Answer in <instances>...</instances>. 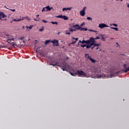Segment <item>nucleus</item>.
Wrapping results in <instances>:
<instances>
[{
    "instance_id": "f257e3e1",
    "label": "nucleus",
    "mask_w": 129,
    "mask_h": 129,
    "mask_svg": "<svg viewBox=\"0 0 129 129\" xmlns=\"http://www.w3.org/2000/svg\"><path fill=\"white\" fill-rule=\"evenodd\" d=\"M93 37H90L89 40H83L82 41V44L83 45V44H86L87 45H89L90 44L91 42H93Z\"/></svg>"
},
{
    "instance_id": "f03ea898",
    "label": "nucleus",
    "mask_w": 129,
    "mask_h": 129,
    "mask_svg": "<svg viewBox=\"0 0 129 129\" xmlns=\"http://www.w3.org/2000/svg\"><path fill=\"white\" fill-rule=\"evenodd\" d=\"M77 75H79L80 76H84V77H86V74L84 73L83 71L77 70L76 72Z\"/></svg>"
},
{
    "instance_id": "7ed1b4c3",
    "label": "nucleus",
    "mask_w": 129,
    "mask_h": 129,
    "mask_svg": "<svg viewBox=\"0 0 129 129\" xmlns=\"http://www.w3.org/2000/svg\"><path fill=\"white\" fill-rule=\"evenodd\" d=\"M93 46V43H89V44H86V43L85 44H82L81 45V47H82V48H84L85 47H86V49H89L90 48H91V47Z\"/></svg>"
},
{
    "instance_id": "20e7f679",
    "label": "nucleus",
    "mask_w": 129,
    "mask_h": 129,
    "mask_svg": "<svg viewBox=\"0 0 129 129\" xmlns=\"http://www.w3.org/2000/svg\"><path fill=\"white\" fill-rule=\"evenodd\" d=\"M7 18V15H6L4 13L0 12V20L1 21H7V19H3Z\"/></svg>"
},
{
    "instance_id": "39448f33",
    "label": "nucleus",
    "mask_w": 129,
    "mask_h": 129,
    "mask_svg": "<svg viewBox=\"0 0 129 129\" xmlns=\"http://www.w3.org/2000/svg\"><path fill=\"white\" fill-rule=\"evenodd\" d=\"M99 28H100V29H103V28H108V26L104 23H101L99 25Z\"/></svg>"
},
{
    "instance_id": "423d86ee",
    "label": "nucleus",
    "mask_w": 129,
    "mask_h": 129,
    "mask_svg": "<svg viewBox=\"0 0 129 129\" xmlns=\"http://www.w3.org/2000/svg\"><path fill=\"white\" fill-rule=\"evenodd\" d=\"M86 10V7H84L83 10L80 11V14L82 16V17L85 16V11Z\"/></svg>"
},
{
    "instance_id": "0eeeda50",
    "label": "nucleus",
    "mask_w": 129,
    "mask_h": 129,
    "mask_svg": "<svg viewBox=\"0 0 129 129\" xmlns=\"http://www.w3.org/2000/svg\"><path fill=\"white\" fill-rule=\"evenodd\" d=\"M90 44H93V46H94V47H98V46H99V44H96L95 43V40H94V38L93 37V42H91L90 43Z\"/></svg>"
},
{
    "instance_id": "6e6552de",
    "label": "nucleus",
    "mask_w": 129,
    "mask_h": 129,
    "mask_svg": "<svg viewBox=\"0 0 129 129\" xmlns=\"http://www.w3.org/2000/svg\"><path fill=\"white\" fill-rule=\"evenodd\" d=\"M59 41L56 40V39H54L53 40V41H51V43H52L53 44H55V46L56 47H58V46H59V43H58Z\"/></svg>"
},
{
    "instance_id": "1a4fd4ad",
    "label": "nucleus",
    "mask_w": 129,
    "mask_h": 129,
    "mask_svg": "<svg viewBox=\"0 0 129 129\" xmlns=\"http://www.w3.org/2000/svg\"><path fill=\"white\" fill-rule=\"evenodd\" d=\"M49 65L51 66H59V65H58V62H54V61H51L50 63H49Z\"/></svg>"
},
{
    "instance_id": "9d476101",
    "label": "nucleus",
    "mask_w": 129,
    "mask_h": 129,
    "mask_svg": "<svg viewBox=\"0 0 129 129\" xmlns=\"http://www.w3.org/2000/svg\"><path fill=\"white\" fill-rule=\"evenodd\" d=\"M68 67H69V66L65 64L63 67H61V69L63 71H67V68H68Z\"/></svg>"
},
{
    "instance_id": "9b49d317",
    "label": "nucleus",
    "mask_w": 129,
    "mask_h": 129,
    "mask_svg": "<svg viewBox=\"0 0 129 129\" xmlns=\"http://www.w3.org/2000/svg\"><path fill=\"white\" fill-rule=\"evenodd\" d=\"M72 9V7H70V8H63L62 9V12H65V11H71V10Z\"/></svg>"
},
{
    "instance_id": "f8f14e48",
    "label": "nucleus",
    "mask_w": 129,
    "mask_h": 129,
    "mask_svg": "<svg viewBox=\"0 0 129 129\" xmlns=\"http://www.w3.org/2000/svg\"><path fill=\"white\" fill-rule=\"evenodd\" d=\"M15 39L14 38H9L7 40V43L8 44H11L12 43V41H14Z\"/></svg>"
},
{
    "instance_id": "ddd939ff",
    "label": "nucleus",
    "mask_w": 129,
    "mask_h": 129,
    "mask_svg": "<svg viewBox=\"0 0 129 129\" xmlns=\"http://www.w3.org/2000/svg\"><path fill=\"white\" fill-rule=\"evenodd\" d=\"M45 9H46V12H48V11H51V10H52H52H54L53 9V7H50V6H47V7H45Z\"/></svg>"
},
{
    "instance_id": "4468645a",
    "label": "nucleus",
    "mask_w": 129,
    "mask_h": 129,
    "mask_svg": "<svg viewBox=\"0 0 129 129\" xmlns=\"http://www.w3.org/2000/svg\"><path fill=\"white\" fill-rule=\"evenodd\" d=\"M27 31H30V30H32L33 28V26L31 25L30 26H26Z\"/></svg>"
},
{
    "instance_id": "2eb2a0df",
    "label": "nucleus",
    "mask_w": 129,
    "mask_h": 129,
    "mask_svg": "<svg viewBox=\"0 0 129 129\" xmlns=\"http://www.w3.org/2000/svg\"><path fill=\"white\" fill-rule=\"evenodd\" d=\"M89 60L91 61V63H95V62H97L96 60H94V59L92 58L91 57L89 58Z\"/></svg>"
},
{
    "instance_id": "dca6fc26",
    "label": "nucleus",
    "mask_w": 129,
    "mask_h": 129,
    "mask_svg": "<svg viewBox=\"0 0 129 129\" xmlns=\"http://www.w3.org/2000/svg\"><path fill=\"white\" fill-rule=\"evenodd\" d=\"M79 27H80V26H79V25L77 24L76 25H74L73 26V28H74V29H77V28H79Z\"/></svg>"
},
{
    "instance_id": "f3484780",
    "label": "nucleus",
    "mask_w": 129,
    "mask_h": 129,
    "mask_svg": "<svg viewBox=\"0 0 129 129\" xmlns=\"http://www.w3.org/2000/svg\"><path fill=\"white\" fill-rule=\"evenodd\" d=\"M85 57L89 59V60L90 58H91V57L89 56V54H85Z\"/></svg>"
},
{
    "instance_id": "a211bd4d",
    "label": "nucleus",
    "mask_w": 129,
    "mask_h": 129,
    "mask_svg": "<svg viewBox=\"0 0 129 129\" xmlns=\"http://www.w3.org/2000/svg\"><path fill=\"white\" fill-rule=\"evenodd\" d=\"M105 75L97 76V78H101V77H105Z\"/></svg>"
},
{
    "instance_id": "6ab92c4d",
    "label": "nucleus",
    "mask_w": 129,
    "mask_h": 129,
    "mask_svg": "<svg viewBox=\"0 0 129 129\" xmlns=\"http://www.w3.org/2000/svg\"><path fill=\"white\" fill-rule=\"evenodd\" d=\"M70 73L71 75H72V76H76V75H77V74H76V72L75 73L70 72Z\"/></svg>"
},
{
    "instance_id": "aec40b11",
    "label": "nucleus",
    "mask_w": 129,
    "mask_h": 129,
    "mask_svg": "<svg viewBox=\"0 0 129 129\" xmlns=\"http://www.w3.org/2000/svg\"><path fill=\"white\" fill-rule=\"evenodd\" d=\"M51 42H52L51 41V40H46L45 44V45H48V44H49V43H51Z\"/></svg>"
},
{
    "instance_id": "412c9836",
    "label": "nucleus",
    "mask_w": 129,
    "mask_h": 129,
    "mask_svg": "<svg viewBox=\"0 0 129 129\" xmlns=\"http://www.w3.org/2000/svg\"><path fill=\"white\" fill-rule=\"evenodd\" d=\"M80 29H81V27H79L77 28L73 29V30H74V32H76V31H77V30H80Z\"/></svg>"
},
{
    "instance_id": "4be33fe9",
    "label": "nucleus",
    "mask_w": 129,
    "mask_h": 129,
    "mask_svg": "<svg viewBox=\"0 0 129 129\" xmlns=\"http://www.w3.org/2000/svg\"><path fill=\"white\" fill-rule=\"evenodd\" d=\"M110 29H112L113 30H115L117 32H118V28L115 27H110Z\"/></svg>"
},
{
    "instance_id": "5701e85b",
    "label": "nucleus",
    "mask_w": 129,
    "mask_h": 129,
    "mask_svg": "<svg viewBox=\"0 0 129 129\" xmlns=\"http://www.w3.org/2000/svg\"><path fill=\"white\" fill-rule=\"evenodd\" d=\"M62 19L64 20H68V17H67L66 16H62Z\"/></svg>"
},
{
    "instance_id": "b1692460",
    "label": "nucleus",
    "mask_w": 129,
    "mask_h": 129,
    "mask_svg": "<svg viewBox=\"0 0 129 129\" xmlns=\"http://www.w3.org/2000/svg\"><path fill=\"white\" fill-rule=\"evenodd\" d=\"M80 30H81V31H87L88 30L87 28H81V27Z\"/></svg>"
},
{
    "instance_id": "393cba45",
    "label": "nucleus",
    "mask_w": 129,
    "mask_h": 129,
    "mask_svg": "<svg viewBox=\"0 0 129 129\" xmlns=\"http://www.w3.org/2000/svg\"><path fill=\"white\" fill-rule=\"evenodd\" d=\"M42 12H47V9H46V7H44L43 8L42 10Z\"/></svg>"
},
{
    "instance_id": "a878e982",
    "label": "nucleus",
    "mask_w": 129,
    "mask_h": 129,
    "mask_svg": "<svg viewBox=\"0 0 129 129\" xmlns=\"http://www.w3.org/2000/svg\"><path fill=\"white\" fill-rule=\"evenodd\" d=\"M13 21L14 22H20V21H22V20H21V19H18V20L14 19V20H13Z\"/></svg>"
},
{
    "instance_id": "bb28decb",
    "label": "nucleus",
    "mask_w": 129,
    "mask_h": 129,
    "mask_svg": "<svg viewBox=\"0 0 129 129\" xmlns=\"http://www.w3.org/2000/svg\"><path fill=\"white\" fill-rule=\"evenodd\" d=\"M87 19L88 20V21H92V18L91 17H87Z\"/></svg>"
},
{
    "instance_id": "cd10ccee",
    "label": "nucleus",
    "mask_w": 129,
    "mask_h": 129,
    "mask_svg": "<svg viewBox=\"0 0 129 129\" xmlns=\"http://www.w3.org/2000/svg\"><path fill=\"white\" fill-rule=\"evenodd\" d=\"M56 18H60V19H62L63 16H62V15H59V16H56Z\"/></svg>"
},
{
    "instance_id": "c85d7f7f",
    "label": "nucleus",
    "mask_w": 129,
    "mask_h": 129,
    "mask_svg": "<svg viewBox=\"0 0 129 129\" xmlns=\"http://www.w3.org/2000/svg\"><path fill=\"white\" fill-rule=\"evenodd\" d=\"M25 19H27V21H31V19L29 18L28 16L25 17Z\"/></svg>"
},
{
    "instance_id": "c756f323",
    "label": "nucleus",
    "mask_w": 129,
    "mask_h": 129,
    "mask_svg": "<svg viewBox=\"0 0 129 129\" xmlns=\"http://www.w3.org/2000/svg\"><path fill=\"white\" fill-rule=\"evenodd\" d=\"M69 32H74L73 29L72 28H69Z\"/></svg>"
},
{
    "instance_id": "7c9ffc66",
    "label": "nucleus",
    "mask_w": 129,
    "mask_h": 129,
    "mask_svg": "<svg viewBox=\"0 0 129 129\" xmlns=\"http://www.w3.org/2000/svg\"><path fill=\"white\" fill-rule=\"evenodd\" d=\"M111 26H114L115 27H117V24H110Z\"/></svg>"
},
{
    "instance_id": "2f4dec72",
    "label": "nucleus",
    "mask_w": 129,
    "mask_h": 129,
    "mask_svg": "<svg viewBox=\"0 0 129 129\" xmlns=\"http://www.w3.org/2000/svg\"><path fill=\"white\" fill-rule=\"evenodd\" d=\"M39 32H43L44 31V28H40L39 29Z\"/></svg>"
},
{
    "instance_id": "473e14b6",
    "label": "nucleus",
    "mask_w": 129,
    "mask_h": 129,
    "mask_svg": "<svg viewBox=\"0 0 129 129\" xmlns=\"http://www.w3.org/2000/svg\"><path fill=\"white\" fill-rule=\"evenodd\" d=\"M51 23L53 25H55V24H56V25H58V23H57V22H51Z\"/></svg>"
},
{
    "instance_id": "72a5a7b5",
    "label": "nucleus",
    "mask_w": 129,
    "mask_h": 129,
    "mask_svg": "<svg viewBox=\"0 0 129 129\" xmlns=\"http://www.w3.org/2000/svg\"><path fill=\"white\" fill-rule=\"evenodd\" d=\"M94 40H99V39H100V37L97 36L96 38H94Z\"/></svg>"
},
{
    "instance_id": "f704fd0d",
    "label": "nucleus",
    "mask_w": 129,
    "mask_h": 129,
    "mask_svg": "<svg viewBox=\"0 0 129 129\" xmlns=\"http://www.w3.org/2000/svg\"><path fill=\"white\" fill-rule=\"evenodd\" d=\"M84 25H85V22H83L81 24V27H83V26H84Z\"/></svg>"
},
{
    "instance_id": "c9c22d12",
    "label": "nucleus",
    "mask_w": 129,
    "mask_h": 129,
    "mask_svg": "<svg viewBox=\"0 0 129 129\" xmlns=\"http://www.w3.org/2000/svg\"><path fill=\"white\" fill-rule=\"evenodd\" d=\"M72 39H73L74 40H76V41H78V38H75V37H72Z\"/></svg>"
},
{
    "instance_id": "e433bc0d",
    "label": "nucleus",
    "mask_w": 129,
    "mask_h": 129,
    "mask_svg": "<svg viewBox=\"0 0 129 129\" xmlns=\"http://www.w3.org/2000/svg\"><path fill=\"white\" fill-rule=\"evenodd\" d=\"M127 71H128V70H127V68H126V70H124V72L125 73H126L127 72Z\"/></svg>"
},
{
    "instance_id": "4c0bfd02",
    "label": "nucleus",
    "mask_w": 129,
    "mask_h": 129,
    "mask_svg": "<svg viewBox=\"0 0 129 129\" xmlns=\"http://www.w3.org/2000/svg\"><path fill=\"white\" fill-rule=\"evenodd\" d=\"M101 40H103V41H105V38L103 37H102Z\"/></svg>"
},
{
    "instance_id": "58836bf2",
    "label": "nucleus",
    "mask_w": 129,
    "mask_h": 129,
    "mask_svg": "<svg viewBox=\"0 0 129 129\" xmlns=\"http://www.w3.org/2000/svg\"><path fill=\"white\" fill-rule=\"evenodd\" d=\"M110 77H114V74H111L110 75Z\"/></svg>"
},
{
    "instance_id": "ea45409f",
    "label": "nucleus",
    "mask_w": 129,
    "mask_h": 129,
    "mask_svg": "<svg viewBox=\"0 0 129 129\" xmlns=\"http://www.w3.org/2000/svg\"><path fill=\"white\" fill-rule=\"evenodd\" d=\"M71 33L70 32H66V35H70Z\"/></svg>"
},
{
    "instance_id": "a19ab883",
    "label": "nucleus",
    "mask_w": 129,
    "mask_h": 129,
    "mask_svg": "<svg viewBox=\"0 0 129 129\" xmlns=\"http://www.w3.org/2000/svg\"><path fill=\"white\" fill-rule=\"evenodd\" d=\"M42 22H43V23H48V21H46V20H42Z\"/></svg>"
},
{
    "instance_id": "79ce46f5",
    "label": "nucleus",
    "mask_w": 129,
    "mask_h": 129,
    "mask_svg": "<svg viewBox=\"0 0 129 129\" xmlns=\"http://www.w3.org/2000/svg\"><path fill=\"white\" fill-rule=\"evenodd\" d=\"M25 39V37H21L20 38V40H24Z\"/></svg>"
},
{
    "instance_id": "37998d69",
    "label": "nucleus",
    "mask_w": 129,
    "mask_h": 129,
    "mask_svg": "<svg viewBox=\"0 0 129 129\" xmlns=\"http://www.w3.org/2000/svg\"><path fill=\"white\" fill-rule=\"evenodd\" d=\"M11 11H12V12H16V10H15V9L11 10Z\"/></svg>"
},
{
    "instance_id": "c03bdc74",
    "label": "nucleus",
    "mask_w": 129,
    "mask_h": 129,
    "mask_svg": "<svg viewBox=\"0 0 129 129\" xmlns=\"http://www.w3.org/2000/svg\"><path fill=\"white\" fill-rule=\"evenodd\" d=\"M75 43H76V41H73V42L72 43V44H75Z\"/></svg>"
},
{
    "instance_id": "a18cd8bd",
    "label": "nucleus",
    "mask_w": 129,
    "mask_h": 129,
    "mask_svg": "<svg viewBox=\"0 0 129 129\" xmlns=\"http://www.w3.org/2000/svg\"><path fill=\"white\" fill-rule=\"evenodd\" d=\"M20 20H21V21H23V20H25V17H22V19H20Z\"/></svg>"
},
{
    "instance_id": "49530a36",
    "label": "nucleus",
    "mask_w": 129,
    "mask_h": 129,
    "mask_svg": "<svg viewBox=\"0 0 129 129\" xmlns=\"http://www.w3.org/2000/svg\"><path fill=\"white\" fill-rule=\"evenodd\" d=\"M89 31L90 32H93V30H91V29H89Z\"/></svg>"
},
{
    "instance_id": "de8ad7c7",
    "label": "nucleus",
    "mask_w": 129,
    "mask_h": 129,
    "mask_svg": "<svg viewBox=\"0 0 129 129\" xmlns=\"http://www.w3.org/2000/svg\"><path fill=\"white\" fill-rule=\"evenodd\" d=\"M126 67V64H124V68H125Z\"/></svg>"
},
{
    "instance_id": "09e8293b",
    "label": "nucleus",
    "mask_w": 129,
    "mask_h": 129,
    "mask_svg": "<svg viewBox=\"0 0 129 129\" xmlns=\"http://www.w3.org/2000/svg\"><path fill=\"white\" fill-rule=\"evenodd\" d=\"M82 41L79 40V43H82Z\"/></svg>"
},
{
    "instance_id": "8fccbe9b",
    "label": "nucleus",
    "mask_w": 129,
    "mask_h": 129,
    "mask_svg": "<svg viewBox=\"0 0 129 129\" xmlns=\"http://www.w3.org/2000/svg\"><path fill=\"white\" fill-rule=\"evenodd\" d=\"M127 8H128V9H129V4H127Z\"/></svg>"
},
{
    "instance_id": "3c124183",
    "label": "nucleus",
    "mask_w": 129,
    "mask_h": 129,
    "mask_svg": "<svg viewBox=\"0 0 129 129\" xmlns=\"http://www.w3.org/2000/svg\"><path fill=\"white\" fill-rule=\"evenodd\" d=\"M115 73H116V74L117 75V74H118V73H119V72H116Z\"/></svg>"
},
{
    "instance_id": "603ef678",
    "label": "nucleus",
    "mask_w": 129,
    "mask_h": 129,
    "mask_svg": "<svg viewBox=\"0 0 129 129\" xmlns=\"http://www.w3.org/2000/svg\"><path fill=\"white\" fill-rule=\"evenodd\" d=\"M93 32H94L95 33H97V31H95V30H93Z\"/></svg>"
},
{
    "instance_id": "864d4df0",
    "label": "nucleus",
    "mask_w": 129,
    "mask_h": 129,
    "mask_svg": "<svg viewBox=\"0 0 129 129\" xmlns=\"http://www.w3.org/2000/svg\"><path fill=\"white\" fill-rule=\"evenodd\" d=\"M34 21H35L36 22L38 21V20L37 19H34Z\"/></svg>"
},
{
    "instance_id": "5fc2aeb1",
    "label": "nucleus",
    "mask_w": 129,
    "mask_h": 129,
    "mask_svg": "<svg viewBox=\"0 0 129 129\" xmlns=\"http://www.w3.org/2000/svg\"><path fill=\"white\" fill-rule=\"evenodd\" d=\"M14 21V20H12V21H11L10 22V23L12 24V23H13V21Z\"/></svg>"
},
{
    "instance_id": "6e6d98bb",
    "label": "nucleus",
    "mask_w": 129,
    "mask_h": 129,
    "mask_svg": "<svg viewBox=\"0 0 129 129\" xmlns=\"http://www.w3.org/2000/svg\"><path fill=\"white\" fill-rule=\"evenodd\" d=\"M95 47H94H94H92L91 48L92 50H93V48H95Z\"/></svg>"
},
{
    "instance_id": "4d7b16f0",
    "label": "nucleus",
    "mask_w": 129,
    "mask_h": 129,
    "mask_svg": "<svg viewBox=\"0 0 129 129\" xmlns=\"http://www.w3.org/2000/svg\"><path fill=\"white\" fill-rule=\"evenodd\" d=\"M127 70L129 71V67L127 68Z\"/></svg>"
},
{
    "instance_id": "13d9d810",
    "label": "nucleus",
    "mask_w": 129,
    "mask_h": 129,
    "mask_svg": "<svg viewBox=\"0 0 129 129\" xmlns=\"http://www.w3.org/2000/svg\"><path fill=\"white\" fill-rule=\"evenodd\" d=\"M68 32H69V31L68 30L66 31V33H68Z\"/></svg>"
},
{
    "instance_id": "bf43d9fd",
    "label": "nucleus",
    "mask_w": 129,
    "mask_h": 129,
    "mask_svg": "<svg viewBox=\"0 0 129 129\" xmlns=\"http://www.w3.org/2000/svg\"><path fill=\"white\" fill-rule=\"evenodd\" d=\"M22 29H25V26H23V27H22Z\"/></svg>"
},
{
    "instance_id": "052dcab7",
    "label": "nucleus",
    "mask_w": 129,
    "mask_h": 129,
    "mask_svg": "<svg viewBox=\"0 0 129 129\" xmlns=\"http://www.w3.org/2000/svg\"><path fill=\"white\" fill-rule=\"evenodd\" d=\"M116 45H117L118 46V45H119L118 43L117 42V43H116Z\"/></svg>"
},
{
    "instance_id": "680f3d73",
    "label": "nucleus",
    "mask_w": 129,
    "mask_h": 129,
    "mask_svg": "<svg viewBox=\"0 0 129 129\" xmlns=\"http://www.w3.org/2000/svg\"><path fill=\"white\" fill-rule=\"evenodd\" d=\"M96 50H98V47H97V48H96Z\"/></svg>"
},
{
    "instance_id": "e2e57ef3",
    "label": "nucleus",
    "mask_w": 129,
    "mask_h": 129,
    "mask_svg": "<svg viewBox=\"0 0 129 129\" xmlns=\"http://www.w3.org/2000/svg\"><path fill=\"white\" fill-rule=\"evenodd\" d=\"M39 15H37L36 17H39Z\"/></svg>"
},
{
    "instance_id": "0e129e2a",
    "label": "nucleus",
    "mask_w": 129,
    "mask_h": 129,
    "mask_svg": "<svg viewBox=\"0 0 129 129\" xmlns=\"http://www.w3.org/2000/svg\"><path fill=\"white\" fill-rule=\"evenodd\" d=\"M59 34H60V32H58V35H59Z\"/></svg>"
},
{
    "instance_id": "69168bd1",
    "label": "nucleus",
    "mask_w": 129,
    "mask_h": 129,
    "mask_svg": "<svg viewBox=\"0 0 129 129\" xmlns=\"http://www.w3.org/2000/svg\"><path fill=\"white\" fill-rule=\"evenodd\" d=\"M113 39V38H111V40H112Z\"/></svg>"
},
{
    "instance_id": "338daca9",
    "label": "nucleus",
    "mask_w": 129,
    "mask_h": 129,
    "mask_svg": "<svg viewBox=\"0 0 129 129\" xmlns=\"http://www.w3.org/2000/svg\"><path fill=\"white\" fill-rule=\"evenodd\" d=\"M121 2H122L123 0H120Z\"/></svg>"
},
{
    "instance_id": "774afa93",
    "label": "nucleus",
    "mask_w": 129,
    "mask_h": 129,
    "mask_svg": "<svg viewBox=\"0 0 129 129\" xmlns=\"http://www.w3.org/2000/svg\"><path fill=\"white\" fill-rule=\"evenodd\" d=\"M78 46H79V45H78L77 46V47H78Z\"/></svg>"
}]
</instances>
